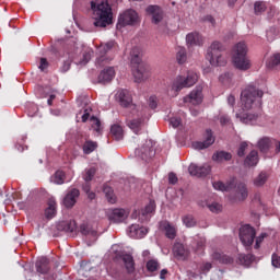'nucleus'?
<instances>
[{
  "mask_svg": "<svg viewBox=\"0 0 280 280\" xmlns=\"http://www.w3.org/2000/svg\"><path fill=\"white\" fill-rule=\"evenodd\" d=\"M91 121H92L93 130H95V132H102V122L100 121V119H97L96 117L92 116L91 117Z\"/></svg>",
  "mask_w": 280,
  "mask_h": 280,
  "instance_id": "obj_50",
  "label": "nucleus"
},
{
  "mask_svg": "<svg viewBox=\"0 0 280 280\" xmlns=\"http://www.w3.org/2000/svg\"><path fill=\"white\" fill-rule=\"evenodd\" d=\"M202 85H197L189 95L184 97V102L187 104H192L194 106H198L202 104Z\"/></svg>",
  "mask_w": 280,
  "mask_h": 280,
  "instance_id": "obj_14",
  "label": "nucleus"
},
{
  "mask_svg": "<svg viewBox=\"0 0 280 280\" xmlns=\"http://www.w3.org/2000/svg\"><path fill=\"white\" fill-rule=\"evenodd\" d=\"M91 58H93V48H86L82 55L81 59H78L77 57L73 58L74 65H78L79 67H84Z\"/></svg>",
  "mask_w": 280,
  "mask_h": 280,
  "instance_id": "obj_26",
  "label": "nucleus"
},
{
  "mask_svg": "<svg viewBox=\"0 0 280 280\" xmlns=\"http://www.w3.org/2000/svg\"><path fill=\"white\" fill-rule=\"evenodd\" d=\"M238 261L242 266H250L253 261H255V256L253 254H240Z\"/></svg>",
  "mask_w": 280,
  "mask_h": 280,
  "instance_id": "obj_37",
  "label": "nucleus"
},
{
  "mask_svg": "<svg viewBox=\"0 0 280 280\" xmlns=\"http://www.w3.org/2000/svg\"><path fill=\"white\" fill-rule=\"evenodd\" d=\"M93 11L94 27H107L113 23V9L107 1L93 0L91 1Z\"/></svg>",
  "mask_w": 280,
  "mask_h": 280,
  "instance_id": "obj_3",
  "label": "nucleus"
},
{
  "mask_svg": "<svg viewBox=\"0 0 280 280\" xmlns=\"http://www.w3.org/2000/svg\"><path fill=\"white\" fill-rule=\"evenodd\" d=\"M145 12L148 14V16L151 18V22L154 25H159V23H161V21H163V9H161V7L156 5V4H151L149 7H147Z\"/></svg>",
  "mask_w": 280,
  "mask_h": 280,
  "instance_id": "obj_15",
  "label": "nucleus"
},
{
  "mask_svg": "<svg viewBox=\"0 0 280 280\" xmlns=\"http://www.w3.org/2000/svg\"><path fill=\"white\" fill-rule=\"evenodd\" d=\"M170 126H172V128H178V126H180V118L172 117L170 119Z\"/></svg>",
  "mask_w": 280,
  "mask_h": 280,
  "instance_id": "obj_58",
  "label": "nucleus"
},
{
  "mask_svg": "<svg viewBox=\"0 0 280 280\" xmlns=\"http://www.w3.org/2000/svg\"><path fill=\"white\" fill-rule=\"evenodd\" d=\"M47 67H49V62L47 61L46 58H40V63L38 66V69L40 71H45V69H47Z\"/></svg>",
  "mask_w": 280,
  "mask_h": 280,
  "instance_id": "obj_59",
  "label": "nucleus"
},
{
  "mask_svg": "<svg viewBox=\"0 0 280 280\" xmlns=\"http://www.w3.org/2000/svg\"><path fill=\"white\" fill-rule=\"evenodd\" d=\"M78 198H80V190H78V188H71L66 194L62 200V205L66 207V209H72V207H75Z\"/></svg>",
  "mask_w": 280,
  "mask_h": 280,
  "instance_id": "obj_17",
  "label": "nucleus"
},
{
  "mask_svg": "<svg viewBox=\"0 0 280 280\" xmlns=\"http://www.w3.org/2000/svg\"><path fill=\"white\" fill-rule=\"evenodd\" d=\"M161 268V265L159 264L158 259H150L147 262V270L149 272H156V270H159Z\"/></svg>",
  "mask_w": 280,
  "mask_h": 280,
  "instance_id": "obj_43",
  "label": "nucleus"
},
{
  "mask_svg": "<svg viewBox=\"0 0 280 280\" xmlns=\"http://www.w3.org/2000/svg\"><path fill=\"white\" fill-rule=\"evenodd\" d=\"M255 14H261V12H266V2L257 1L254 4Z\"/></svg>",
  "mask_w": 280,
  "mask_h": 280,
  "instance_id": "obj_47",
  "label": "nucleus"
},
{
  "mask_svg": "<svg viewBox=\"0 0 280 280\" xmlns=\"http://www.w3.org/2000/svg\"><path fill=\"white\" fill-rule=\"evenodd\" d=\"M247 54L248 46H246V43L240 42L234 45L232 49V62L238 71H248L253 67V62H250Z\"/></svg>",
  "mask_w": 280,
  "mask_h": 280,
  "instance_id": "obj_4",
  "label": "nucleus"
},
{
  "mask_svg": "<svg viewBox=\"0 0 280 280\" xmlns=\"http://www.w3.org/2000/svg\"><path fill=\"white\" fill-rule=\"evenodd\" d=\"M186 43L189 47H200L205 40L202 39V35L200 33H189L186 35Z\"/></svg>",
  "mask_w": 280,
  "mask_h": 280,
  "instance_id": "obj_23",
  "label": "nucleus"
},
{
  "mask_svg": "<svg viewBox=\"0 0 280 280\" xmlns=\"http://www.w3.org/2000/svg\"><path fill=\"white\" fill-rule=\"evenodd\" d=\"M268 180V173L261 172L259 175L254 179V186L255 187H264L266 185V182Z\"/></svg>",
  "mask_w": 280,
  "mask_h": 280,
  "instance_id": "obj_40",
  "label": "nucleus"
},
{
  "mask_svg": "<svg viewBox=\"0 0 280 280\" xmlns=\"http://www.w3.org/2000/svg\"><path fill=\"white\" fill-rule=\"evenodd\" d=\"M203 21H206V23H210L212 27H215V19L213 18V15H206Z\"/></svg>",
  "mask_w": 280,
  "mask_h": 280,
  "instance_id": "obj_63",
  "label": "nucleus"
},
{
  "mask_svg": "<svg viewBox=\"0 0 280 280\" xmlns=\"http://www.w3.org/2000/svg\"><path fill=\"white\" fill-rule=\"evenodd\" d=\"M71 69V61H65L62 67L60 68L61 73H67Z\"/></svg>",
  "mask_w": 280,
  "mask_h": 280,
  "instance_id": "obj_61",
  "label": "nucleus"
},
{
  "mask_svg": "<svg viewBox=\"0 0 280 280\" xmlns=\"http://www.w3.org/2000/svg\"><path fill=\"white\" fill-rule=\"evenodd\" d=\"M211 268H213L211 262H202L199 265V271L201 275H207V272H209V270H211Z\"/></svg>",
  "mask_w": 280,
  "mask_h": 280,
  "instance_id": "obj_52",
  "label": "nucleus"
},
{
  "mask_svg": "<svg viewBox=\"0 0 280 280\" xmlns=\"http://www.w3.org/2000/svg\"><path fill=\"white\" fill-rule=\"evenodd\" d=\"M148 104H149V108L154 110L156 106H159V98L155 95H152L149 97Z\"/></svg>",
  "mask_w": 280,
  "mask_h": 280,
  "instance_id": "obj_54",
  "label": "nucleus"
},
{
  "mask_svg": "<svg viewBox=\"0 0 280 280\" xmlns=\"http://www.w3.org/2000/svg\"><path fill=\"white\" fill-rule=\"evenodd\" d=\"M271 148H276V154H279V152H280V141H277L276 139H271Z\"/></svg>",
  "mask_w": 280,
  "mask_h": 280,
  "instance_id": "obj_64",
  "label": "nucleus"
},
{
  "mask_svg": "<svg viewBox=\"0 0 280 280\" xmlns=\"http://www.w3.org/2000/svg\"><path fill=\"white\" fill-rule=\"evenodd\" d=\"M160 229L161 231L165 232V236L168 240H174L176 237V228L172 225L170 222L167 221L160 222Z\"/></svg>",
  "mask_w": 280,
  "mask_h": 280,
  "instance_id": "obj_24",
  "label": "nucleus"
},
{
  "mask_svg": "<svg viewBox=\"0 0 280 280\" xmlns=\"http://www.w3.org/2000/svg\"><path fill=\"white\" fill-rule=\"evenodd\" d=\"M168 183L170 185H176L178 183V177L174 173L168 174Z\"/></svg>",
  "mask_w": 280,
  "mask_h": 280,
  "instance_id": "obj_60",
  "label": "nucleus"
},
{
  "mask_svg": "<svg viewBox=\"0 0 280 280\" xmlns=\"http://www.w3.org/2000/svg\"><path fill=\"white\" fill-rule=\"evenodd\" d=\"M135 153L138 159L150 161V159L156 154V151H154V142H152V140H145V143L141 148L136 149Z\"/></svg>",
  "mask_w": 280,
  "mask_h": 280,
  "instance_id": "obj_10",
  "label": "nucleus"
},
{
  "mask_svg": "<svg viewBox=\"0 0 280 280\" xmlns=\"http://www.w3.org/2000/svg\"><path fill=\"white\" fill-rule=\"evenodd\" d=\"M212 259L220 261V264H233V258L231 256L220 254L219 252L212 254Z\"/></svg>",
  "mask_w": 280,
  "mask_h": 280,
  "instance_id": "obj_35",
  "label": "nucleus"
},
{
  "mask_svg": "<svg viewBox=\"0 0 280 280\" xmlns=\"http://www.w3.org/2000/svg\"><path fill=\"white\" fill-rule=\"evenodd\" d=\"M122 261L125 264V268L127 272L129 273L135 272V258H132V255L130 254L122 255Z\"/></svg>",
  "mask_w": 280,
  "mask_h": 280,
  "instance_id": "obj_31",
  "label": "nucleus"
},
{
  "mask_svg": "<svg viewBox=\"0 0 280 280\" xmlns=\"http://www.w3.org/2000/svg\"><path fill=\"white\" fill-rule=\"evenodd\" d=\"M137 23H139V14L137 11L129 9L118 16L116 27L117 30H121L126 25H137Z\"/></svg>",
  "mask_w": 280,
  "mask_h": 280,
  "instance_id": "obj_9",
  "label": "nucleus"
},
{
  "mask_svg": "<svg viewBox=\"0 0 280 280\" xmlns=\"http://www.w3.org/2000/svg\"><path fill=\"white\" fill-rule=\"evenodd\" d=\"M206 240L205 237H197L196 240V250H202L205 248V244H206Z\"/></svg>",
  "mask_w": 280,
  "mask_h": 280,
  "instance_id": "obj_55",
  "label": "nucleus"
},
{
  "mask_svg": "<svg viewBox=\"0 0 280 280\" xmlns=\"http://www.w3.org/2000/svg\"><path fill=\"white\" fill-rule=\"evenodd\" d=\"M96 172H97V168L95 167L86 168L85 174L83 175V179L85 180V183H91Z\"/></svg>",
  "mask_w": 280,
  "mask_h": 280,
  "instance_id": "obj_44",
  "label": "nucleus"
},
{
  "mask_svg": "<svg viewBox=\"0 0 280 280\" xmlns=\"http://www.w3.org/2000/svg\"><path fill=\"white\" fill-rule=\"evenodd\" d=\"M256 235H257V232L255 231V228L250 225H243L240 229V241L242 242L246 250H250V247L255 243Z\"/></svg>",
  "mask_w": 280,
  "mask_h": 280,
  "instance_id": "obj_8",
  "label": "nucleus"
},
{
  "mask_svg": "<svg viewBox=\"0 0 280 280\" xmlns=\"http://www.w3.org/2000/svg\"><path fill=\"white\" fill-rule=\"evenodd\" d=\"M116 100H118L119 104L124 106V108H130L133 119L129 120L127 126L138 135L139 130L145 126V120L150 117L148 107L135 105V103H132V95L128 90H118L116 93Z\"/></svg>",
  "mask_w": 280,
  "mask_h": 280,
  "instance_id": "obj_1",
  "label": "nucleus"
},
{
  "mask_svg": "<svg viewBox=\"0 0 280 280\" xmlns=\"http://www.w3.org/2000/svg\"><path fill=\"white\" fill-rule=\"evenodd\" d=\"M219 80L222 82V84H231V80H233V73L225 72L220 75Z\"/></svg>",
  "mask_w": 280,
  "mask_h": 280,
  "instance_id": "obj_49",
  "label": "nucleus"
},
{
  "mask_svg": "<svg viewBox=\"0 0 280 280\" xmlns=\"http://www.w3.org/2000/svg\"><path fill=\"white\" fill-rule=\"evenodd\" d=\"M196 82H198V73L189 70L186 74H179L173 80L171 91H174L175 95H178L183 89H191Z\"/></svg>",
  "mask_w": 280,
  "mask_h": 280,
  "instance_id": "obj_5",
  "label": "nucleus"
},
{
  "mask_svg": "<svg viewBox=\"0 0 280 280\" xmlns=\"http://www.w3.org/2000/svg\"><path fill=\"white\" fill-rule=\"evenodd\" d=\"M258 148L260 152H268L270 148H272V139L268 137H264L258 140Z\"/></svg>",
  "mask_w": 280,
  "mask_h": 280,
  "instance_id": "obj_32",
  "label": "nucleus"
},
{
  "mask_svg": "<svg viewBox=\"0 0 280 280\" xmlns=\"http://www.w3.org/2000/svg\"><path fill=\"white\" fill-rule=\"evenodd\" d=\"M26 110L28 117H35L36 113H38V106L34 103H26Z\"/></svg>",
  "mask_w": 280,
  "mask_h": 280,
  "instance_id": "obj_46",
  "label": "nucleus"
},
{
  "mask_svg": "<svg viewBox=\"0 0 280 280\" xmlns=\"http://www.w3.org/2000/svg\"><path fill=\"white\" fill-rule=\"evenodd\" d=\"M127 235L133 240H142V237L148 235V228L141 226L139 224H131L127 229Z\"/></svg>",
  "mask_w": 280,
  "mask_h": 280,
  "instance_id": "obj_18",
  "label": "nucleus"
},
{
  "mask_svg": "<svg viewBox=\"0 0 280 280\" xmlns=\"http://www.w3.org/2000/svg\"><path fill=\"white\" fill-rule=\"evenodd\" d=\"M95 150H97V142L95 141L89 140L83 144V152L85 154H91L92 152H95Z\"/></svg>",
  "mask_w": 280,
  "mask_h": 280,
  "instance_id": "obj_41",
  "label": "nucleus"
},
{
  "mask_svg": "<svg viewBox=\"0 0 280 280\" xmlns=\"http://www.w3.org/2000/svg\"><path fill=\"white\" fill-rule=\"evenodd\" d=\"M262 97L264 91L257 89L255 85H247L241 92V104L243 112L235 114L236 119H240L241 124H254L257 121V115L244 112L250 110L252 108H255V106H260Z\"/></svg>",
  "mask_w": 280,
  "mask_h": 280,
  "instance_id": "obj_2",
  "label": "nucleus"
},
{
  "mask_svg": "<svg viewBox=\"0 0 280 280\" xmlns=\"http://www.w3.org/2000/svg\"><path fill=\"white\" fill-rule=\"evenodd\" d=\"M266 237H268V234L266 233H261L258 237H256V242L254 245V248L256 250H259V248H261V244L264 243V240H266Z\"/></svg>",
  "mask_w": 280,
  "mask_h": 280,
  "instance_id": "obj_51",
  "label": "nucleus"
},
{
  "mask_svg": "<svg viewBox=\"0 0 280 280\" xmlns=\"http://www.w3.org/2000/svg\"><path fill=\"white\" fill-rule=\"evenodd\" d=\"M154 209H156V203L154 201H150L144 209L141 210V213L139 215V220L141 222H148L150 218H152V213H154Z\"/></svg>",
  "mask_w": 280,
  "mask_h": 280,
  "instance_id": "obj_21",
  "label": "nucleus"
},
{
  "mask_svg": "<svg viewBox=\"0 0 280 280\" xmlns=\"http://www.w3.org/2000/svg\"><path fill=\"white\" fill-rule=\"evenodd\" d=\"M271 264H272L273 268H280V256H279V254H273L271 256Z\"/></svg>",
  "mask_w": 280,
  "mask_h": 280,
  "instance_id": "obj_57",
  "label": "nucleus"
},
{
  "mask_svg": "<svg viewBox=\"0 0 280 280\" xmlns=\"http://www.w3.org/2000/svg\"><path fill=\"white\" fill-rule=\"evenodd\" d=\"M50 183L55 185H65V172L57 171L51 177Z\"/></svg>",
  "mask_w": 280,
  "mask_h": 280,
  "instance_id": "obj_39",
  "label": "nucleus"
},
{
  "mask_svg": "<svg viewBox=\"0 0 280 280\" xmlns=\"http://www.w3.org/2000/svg\"><path fill=\"white\" fill-rule=\"evenodd\" d=\"M183 223L185 226H187V229H191V226H196V219H194L192 215H185L183 218Z\"/></svg>",
  "mask_w": 280,
  "mask_h": 280,
  "instance_id": "obj_48",
  "label": "nucleus"
},
{
  "mask_svg": "<svg viewBox=\"0 0 280 280\" xmlns=\"http://www.w3.org/2000/svg\"><path fill=\"white\" fill-rule=\"evenodd\" d=\"M113 47H115V42H107L106 44H102L98 48H97V58H96V65L98 67H103L104 62H108V60H113V58L106 56V54H108V51H110V49H113Z\"/></svg>",
  "mask_w": 280,
  "mask_h": 280,
  "instance_id": "obj_11",
  "label": "nucleus"
},
{
  "mask_svg": "<svg viewBox=\"0 0 280 280\" xmlns=\"http://www.w3.org/2000/svg\"><path fill=\"white\" fill-rule=\"evenodd\" d=\"M213 189L217 191H231L233 187H235L234 182H228L226 184L222 182H213L212 183Z\"/></svg>",
  "mask_w": 280,
  "mask_h": 280,
  "instance_id": "obj_30",
  "label": "nucleus"
},
{
  "mask_svg": "<svg viewBox=\"0 0 280 280\" xmlns=\"http://www.w3.org/2000/svg\"><path fill=\"white\" fill-rule=\"evenodd\" d=\"M246 198H248V187L245 183L236 184L234 195L229 196L230 202H244Z\"/></svg>",
  "mask_w": 280,
  "mask_h": 280,
  "instance_id": "obj_13",
  "label": "nucleus"
},
{
  "mask_svg": "<svg viewBox=\"0 0 280 280\" xmlns=\"http://www.w3.org/2000/svg\"><path fill=\"white\" fill-rule=\"evenodd\" d=\"M130 212L124 208H116L107 211V218L112 224H121Z\"/></svg>",
  "mask_w": 280,
  "mask_h": 280,
  "instance_id": "obj_12",
  "label": "nucleus"
},
{
  "mask_svg": "<svg viewBox=\"0 0 280 280\" xmlns=\"http://www.w3.org/2000/svg\"><path fill=\"white\" fill-rule=\"evenodd\" d=\"M115 78V68L109 67L101 71L98 74V82L100 84H107V82H110Z\"/></svg>",
  "mask_w": 280,
  "mask_h": 280,
  "instance_id": "obj_22",
  "label": "nucleus"
},
{
  "mask_svg": "<svg viewBox=\"0 0 280 280\" xmlns=\"http://www.w3.org/2000/svg\"><path fill=\"white\" fill-rule=\"evenodd\" d=\"M225 50L221 42L214 40L211 43L207 51V59L212 67H224L226 57L222 54Z\"/></svg>",
  "mask_w": 280,
  "mask_h": 280,
  "instance_id": "obj_7",
  "label": "nucleus"
},
{
  "mask_svg": "<svg viewBox=\"0 0 280 280\" xmlns=\"http://www.w3.org/2000/svg\"><path fill=\"white\" fill-rule=\"evenodd\" d=\"M110 132L116 141H121L124 139V128L119 125H113L110 128Z\"/></svg>",
  "mask_w": 280,
  "mask_h": 280,
  "instance_id": "obj_38",
  "label": "nucleus"
},
{
  "mask_svg": "<svg viewBox=\"0 0 280 280\" xmlns=\"http://www.w3.org/2000/svg\"><path fill=\"white\" fill-rule=\"evenodd\" d=\"M188 172L190 176H197V178H205V176H209V174H211V166L209 164H205L202 166L190 164L188 167Z\"/></svg>",
  "mask_w": 280,
  "mask_h": 280,
  "instance_id": "obj_16",
  "label": "nucleus"
},
{
  "mask_svg": "<svg viewBox=\"0 0 280 280\" xmlns=\"http://www.w3.org/2000/svg\"><path fill=\"white\" fill-rule=\"evenodd\" d=\"M45 217L48 220L56 218V198L51 197L48 199V207L45 210Z\"/></svg>",
  "mask_w": 280,
  "mask_h": 280,
  "instance_id": "obj_29",
  "label": "nucleus"
},
{
  "mask_svg": "<svg viewBox=\"0 0 280 280\" xmlns=\"http://www.w3.org/2000/svg\"><path fill=\"white\" fill-rule=\"evenodd\" d=\"M103 192L105 194L106 199L108 202H110V205H115L117 202V197H115V192L110 186H104Z\"/></svg>",
  "mask_w": 280,
  "mask_h": 280,
  "instance_id": "obj_36",
  "label": "nucleus"
},
{
  "mask_svg": "<svg viewBox=\"0 0 280 280\" xmlns=\"http://www.w3.org/2000/svg\"><path fill=\"white\" fill-rule=\"evenodd\" d=\"M213 161H218L219 163H222V161H231L233 159V155L226 151H219L213 154L212 156Z\"/></svg>",
  "mask_w": 280,
  "mask_h": 280,
  "instance_id": "obj_34",
  "label": "nucleus"
},
{
  "mask_svg": "<svg viewBox=\"0 0 280 280\" xmlns=\"http://www.w3.org/2000/svg\"><path fill=\"white\" fill-rule=\"evenodd\" d=\"M130 60L132 65V73L136 82L148 80V70L141 63V50L139 47H133L130 51Z\"/></svg>",
  "mask_w": 280,
  "mask_h": 280,
  "instance_id": "obj_6",
  "label": "nucleus"
},
{
  "mask_svg": "<svg viewBox=\"0 0 280 280\" xmlns=\"http://www.w3.org/2000/svg\"><path fill=\"white\" fill-rule=\"evenodd\" d=\"M77 230L78 225L73 220L61 221L57 224V231H63V233H67L68 235L71 233H75Z\"/></svg>",
  "mask_w": 280,
  "mask_h": 280,
  "instance_id": "obj_20",
  "label": "nucleus"
},
{
  "mask_svg": "<svg viewBox=\"0 0 280 280\" xmlns=\"http://www.w3.org/2000/svg\"><path fill=\"white\" fill-rule=\"evenodd\" d=\"M248 148V142H242L240 144V148L237 150V155L238 156H244L246 154V149Z\"/></svg>",
  "mask_w": 280,
  "mask_h": 280,
  "instance_id": "obj_56",
  "label": "nucleus"
},
{
  "mask_svg": "<svg viewBox=\"0 0 280 280\" xmlns=\"http://www.w3.org/2000/svg\"><path fill=\"white\" fill-rule=\"evenodd\" d=\"M268 69H275V67H278L280 65V52L275 54L272 57H270L266 62Z\"/></svg>",
  "mask_w": 280,
  "mask_h": 280,
  "instance_id": "obj_42",
  "label": "nucleus"
},
{
  "mask_svg": "<svg viewBox=\"0 0 280 280\" xmlns=\"http://www.w3.org/2000/svg\"><path fill=\"white\" fill-rule=\"evenodd\" d=\"M176 58L179 65H185V62H187V50H185V48H179Z\"/></svg>",
  "mask_w": 280,
  "mask_h": 280,
  "instance_id": "obj_45",
  "label": "nucleus"
},
{
  "mask_svg": "<svg viewBox=\"0 0 280 280\" xmlns=\"http://www.w3.org/2000/svg\"><path fill=\"white\" fill-rule=\"evenodd\" d=\"M35 268L39 275H47L50 270L49 259L47 257L39 258L35 264Z\"/></svg>",
  "mask_w": 280,
  "mask_h": 280,
  "instance_id": "obj_25",
  "label": "nucleus"
},
{
  "mask_svg": "<svg viewBox=\"0 0 280 280\" xmlns=\"http://www.w3.org/2000/svg\"><path fill=\"white\" fill-rule=\"evenodd\" d=\"M208 209L212 212V213H220V211H222V205L218 203V202H212L208 205Z\"/></svg>",
  "mask_w": 280,
  "mask_h": 280,
  "instance_id": "obj_53",
  "label": "nucleus"
},
{
  "mask_svg": "<svg viewBox=\"0 0 280 280\" xmlns=\"http://www.w3.org/2000/svg\"><path fill=\"white\" fill-rule=\"evenodd\" d=\"M215 143V138L213 137V131L211 129L206 130V140L202 142H195L192 145L195 150H205L209 148L210 145H213Z\"/></svg>",
  "mask_w": 280,
  "mask_h": 280,
  "instance_id": "obj_19",
  "label": "nucleus"
},
{
  "mask_svg": "<svg viewBox=\"0 0 280 280\" xmlns=\"http://www.w3.org/2000/svg\"><path fill=\"white\" fill-rule=\"evenodd\" d=\"M82 235H86L88 237H92V240H97V231L92 230L91 225L82 224L80 226Z\"/></svg>",
  "mask_w": 280,
  "mask_h": 280,
  "instance_id": "obj_33",
  "label": "nucleus"
},
{
  "mask_svg": "<svg viewBox=\"0 0 280 280\" xmlns=\"http://www.w3.org/2000/svg\"><path fill=\"white\" fill-rule=\"evenodd\" d=\"M220 124L221 126H226V124H231V117H229L228 115L221 116Z\"/></svg>",
  "mask_w": 280,
  "mask_h": 280,
  "instance_id": "obj_62",
  "label": "nucleus"
},
{
  "mask_svg": "<svg viewBox=\"0 0 280 280\" xmlns=\"http://www.w3.org/2000/svg\"><path fill=\"white\" fill-rule=\"evenodd\" d=\"M244 163L247 167H255L259 163V153L256 150L250 151Z\"/></svg>",
  "mask_w": 280,
  "mask_h": 280,
  "instance_id": "obj_28",
  "label": "nucleus"
},
{
  "mask_svg": "<svg viewBox=\"0 0 280 280\" xmlns=\"http://www.w3.org/2000/svg\"><path fill=\"white\" fill-rule=\"evenodd\" d=\"M173 253L175 257H177V259H187V257L189 256V252H187V249H185V246L180 243H176L173 246Z\"/></svg>",
  "mask_w": 280,
  "mask_h": 280,
  "instance_id": "obj_27",
  "label": "nucleus"
}]
</instances>
